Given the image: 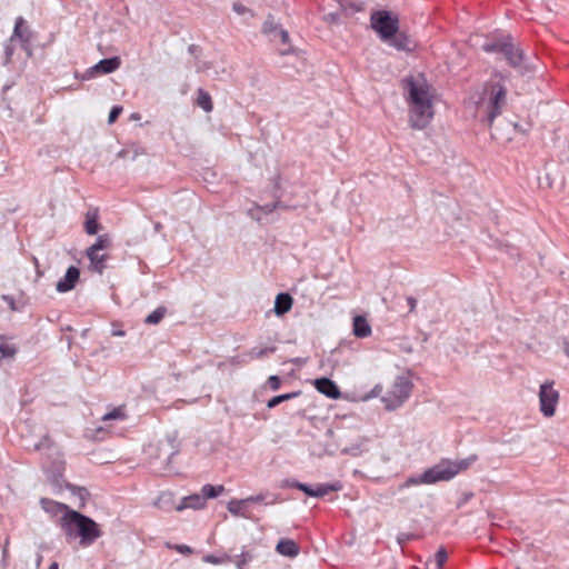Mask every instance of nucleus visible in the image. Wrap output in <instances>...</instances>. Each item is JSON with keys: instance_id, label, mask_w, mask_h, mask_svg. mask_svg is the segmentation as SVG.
<instances>
[{"instance_id": "nucleus-11", "label": "nucleus", "mask_w": 569, "mask_h": 569, "mask_svg": "<svg viewBox=\"0 0 569 569\" xmlns=\"http://www.w3.org/2000/svg\"><path fill=\"white\" fill-rule=\"evenodd\" d=\"M80 277V271L77 267H69L64 277L58 281L57 283V291L58 292H68L72 290Z\"/></svg>"}, {"instance_id": "nucleus-40", "label": "nucleus", "mask_w": 569, "mask_h": 569, "mask_svg": "<svg viewBox=\"0 0 569 569\" xmlns=\"http://www.w3.org/2000/svg\"><path fill=\"white\" fill-rule=\"evenodd\" d=\"M272 29H273V28H272V22L267 21V22L264 23V26H263V31H264L266 33H269V32H271V31H272Z\"/></svg>"}, {"instance_id": "nucleus-7", "label": "nucleus", "mask_w": 569, "mask_h": 569, "mask_svg": "<svg viewBox=\"0 0 569 569\" xmlns=\"http://www.w3.org/2000/svg\"><path fill=\"white\" fill-rule=\"evenodd\" d=\"M111 241L108 234H101L97 238L96 242L86 251V256L90 261V269L94 272L102 273L106 268L108 254L103 251L109 249Z\"/></svg>"}, {"instance_id": "nucleus-24", "label": "nucleus", "mask_w": 569, "mask_h": 569, "mask_svg": "<svg viewBox=\"0 0 569 569\" xmlns=\"http://www.w3.org/2000/svg\"><path fill=\"white\" fill-rule=\"evenodd\" d=\"M126 419H127L126 406H119L117 408H113L110 412L106 413L102 417V421L126 420Z\"/></svg>"}, {"instance_id": "nucleus-42", "label": "nucleus", "mask_w": 569, "mask_h": 569, "mask_svg": "<svg viewBox=\"0 0 569 569\" xmlns=\"http://www.w3.org/2000/svg\"><path fill=\"white\" fill-rule=\"evenodd\" d=\"M59 568V565L58 562H52L49 567V569H58Z\"/></svg>"}, {"instance_id": "nucleus-3", "label": "nucleus", "mask_w": 569, "mask_h": 569, "mask_svg": "<svg viewBox=\"0 0 569 569\" xmlns=\"http://www.w3.org/2000/svg\"><path fill=\"white\" fill-rule=\"evenodd\" d=\"M478 457L471 455L468 458L451 461L442 459L436 466L427 469L420 478L410 477L403 483L399 486V490L408 488L410 486H417L420 483H436L439 481H449L458 473L466 471L470 466L476 462Z\"/></svg>"}, {"instance_id": "nucleus-28", "label": "nucleus", "mask_w": 569, "mask_h": 569, "mask_svg": "<svg viewBox=\"0 0 569 569\" xmlns=\"http://www.w3.org/2000/svg\"><path fill=\"white\" fill-rule=\"evenodd\" d=\"M17 352L14 346L10 345L3 337H0V353L3 358H12Z\"/></svg>"}, {"instance_id": "nucleus-13", "label": "nucleus", "mask_w": 569, "mask_h": 569, "mask_svg": "<svg viewBox=\"0 0 569 569\" xmlns=\"http://www.w3.org/2000/svg\"><path fill=\"white\" fill-rule=\"evenodd\" d=\"M276 551L284 557L295 558L300 552V547L292 539H281L276 546Z\"/></svg>"}, {"instance_id": "nucleus-16", "label": "nucleus", "mask_w": 569, "mask_h": 569, "mask_svg": "<svg viewBox=\"0 0 569 569\" xmlns=\"http://www.w3.org/2000/svg\"><path fill=\"white\" fill-rule=\"evenodd\" d=\"M99 210L92 208L86 213L84 230L88 234H96L99 231L100 224L98 222Z\"/></svg>"}, {"instance_id": "nucleus-29", "label": "nucleus", "mask_w": 569, "mask_h": 569, "mask_svg": "<svg viewBox=\"0 0 569 569\" xmlns=\"http://www.w3.org/2000/svg\"><path fill=\"white\" fill-rule=\"evenodd\" d=\"M164 313H166V308L159 307L146 318L144 322L148 325H157L162 320V318L164 317Z\"/></svg>"}, {"instance_id": "nucleus-34", "label": "nucleus", "mask_w": 569, "mask_h": 569, "mask_svg": "<svg viewBox=\"0 0 569 569\" xmlns=\"http://www.w3.org/2000/svg\"><path fill=\"white\" fill-rule=\"evenodd\" d=\"M268 385L273 391L278 390L281 385L280 378L278 376H270L268 378Z\"/></svg>"}, {"instance_id": "nucleus-25", "label": "nucleus", "mask_w": 569, "mask_h": 569, "mask_svg": "<svg viewBox=\"0 0 569 569\" xmlns=\"http://www.w3.org/2000/svg\"><path fill=\"white\" fill-rule=\"evenodd\" d=\"M26 31L27 30L24 28V21L20 17V18H18L16 20V24H14V29H13V34H12L11 39L18 38V39H20L23 42H28L29 41V37L26 34Z\"/></svg>"}, {"instance_id": "nucleus-22", "label": "nucleus", "mask_w": 569, "mask_h": 569, "mask_svg": "<svg viewBox=\"0 0 569 569\" xmlns=\"http://www.w3.org/2000/svg\"><path fill=\"white\" fill-rule=\"evenodd\" d=\"M246 499H241V500H238V499H232L228 502L227 505V509L228 511L236 516V517H247L246 516V512L243 510V506L246 505Z\"/></svg>"}, {"instance_id": "nucleus-30", "label": "nucleus", "mask_w": 569, "mask_h": 569, "mask_svg": "<svg viewBox=\"0 0 569 569\" xmlns=\"http://www.w3.org/2000/svg\"><path fill=\"white\" fill-rule=\"evenodd\" d=\"M448 559V553L443 548H440L435 555L436 569H442Z\"/></svg>"}, {"instance_id": "nucleus-44", "label": "nucleus", "mask_w": 569, "mask_h": 569, "mask_svg": "<svg viewBox=\"0 0 569 569\" xmlns=\"http://www.w3.org/2000/svg\"><path fill=\"white\" fill-rule=\"evenodd\" d=\"M114 336H123L124 335V331H116L113 332Z\"/></svg>"}, {"instance_id": "nucleus-39", "label": "nucleus", "mask_w": 569, "mask_h": 569, "mask_svg": "<svg viewBox=\"0 0 569 569\" xmlns=\"http://www.w3.org/2000/svg\"><path fill=\"white\" fill-rule=\"evenodd\" d=\"M233 10L238 13V14H243L246 11H247V8L240 3H234L233 4Z\"/></svg>"}, {"instance_id": "nucleus-10", "label": "nucleus", "mask_w": 569, "mask_h": 569, "mask_svg": "<svg viewBox=\"0 0 569 569\" xmlns=\"http://www.w3.org/2000/svg\"><path fill=\"white\" fill-rule=\"evenodd\" d=\"M315 388L322 395L327 396L330 399H339L341 397V391L338 386L329 378H319L313 382Z\"/></svg>"}, {"instance_id": "nucleus-32", "label": "nucleus", "mask_w": 569, "mask_h": 569, "mask_svg": "<svg viewBox=\"0 0 569 569\" xmlns=\"http://www.w3.org/2000/svg\"><path fill=\"white\" fill-rule=\"evenodd\" d=\"M292 487L293 488H297L301 491H303L306 495L310 496V497H313V490L315 488L306 485V483H302V482H293L292 483Z\"/></svg>"}, {"instance_id": "nucleus-9", "label": "nucleus", "mask_w": 569, "mask_h": 569, "mask_svg": "<svg viewBox=\"0 0 569 569\" xmlns=\"http://www.w3.org/2000/svg\"><path fill=\"white\" fill-rule=\"evenodd\" d=\"M485 49L487 51L497 50L501 52L507 61L513 67L519 66L522 60V53L520 49L510 42L501 43L498 46H486Z\"/></svg>"}, {"instance_id": "nucleus-12", "label": "nucleus", "mask_w": 569, "mask_h": 569, "mask_svg": "<svg viewBox=\"0 0 569 569\" xmlns=\"http://www.w3.org/2000/svg\"><path fill=\"white\" fill-rule=\"evenodd\" d=\"M206 505V500L201 493H193L184 497L174 508L177 511H182L187 508L199 510L203 509Z\"/></svg>"}, {"instance_id": "nucleus-38", "label": "nucleus", "mask_w": 569, "mask_h": 569, "mask_svg": "<svg viewBox=\"0 0 569 569\" xmlns=\"http://www.w3.org/2000/svg\"><path fill=\"white\" fill-rule=\"evenodd\" d=\"M264 499L263 495L251 496L246 498V502H261Z\"/></svg>"}, {"instance_id": "nucleus-41", "label": "nucleus", "mask_w": 569, "mask_h": 569, "mask_svg": "<svg viewBox=\"0 0 569 569\" xmlns=\"http://www.w3.org/2000/svg\"><path fill=\"white\" fill-rule=\"evenodd\" d=\"M289 52H290V47H288V48H283V49H280V53H281V54H287V53H289Z\"/></svg>"}, {"instance_id": "nucleus-6", "label": "nucleus", "mask_w": 569, "mask_h": 569, "mask_svg": "<svg viewBox=\"0 0 569 569\" xmlns=\"http://www.w3.org/2000/svg\"><path fill=\"white\" fill-rule=\"evenodd\" d=\"M372 29L379 34L382 41L392 38L399 30L398 16L387 10L375 11L370 17Z\"/></svg>"}, {"instance_id": "nucleus-33", "label": "nucleus", "mask_w": 569, "mask_h": 569, "mask_svg": "<svg viewBox=\"0 0 569 569\" xmlns=\"http://www.w3.org/2000/svg\"><path fill=\"white\" fill-rule=\"evenodd\" d=\"M121 112H122V107L114 106L109 113V118H108L109 123H113Z\"/></svg>"}, {"instance_id": "nucleus-18", "label": "nucleus", "mask_w": 569, "mask_h": 569, "mask_svg": "<svg viewBox=\"0 0 569 569\" xmlns=\"http://www.w3.org/2000/svg\"><path fill=\"white\" fill-rule=\"evenodd\" d=\"M293 300L292 297L288 293H279L276 297L274 301V312L278 316H282L290 311L292 307Z\"/></svg>"}, {"instance_id": "nucleus-21", "label": "nucleus", "mask_w": 569, "mask_h": 569, "mask_svg": "<svg viewBox=\"0 0 569 569\" xmlns=\"http://www.w3.org/2000/svg\"><path fill=\"white\" fill-rule=\"evenodd\" d=\"M341 489L340 482L317 485L313 490V497L321 498L331 491H339Z\"/></svg>"}, {"instance_id": "nucleus-15", "label": "nucleus", "mask_w": 569, "mask_h": 569, "mask_svg": "<svg viewBox=\"0 0 569 569\" xmlns=\"http://www.w3.org/2000/svg\"><path fill=\"white\" fill-rule=\"evenodd\" d=\"M353 335L358 338H367L371 335V327L363 316H356L352 326Z\"/></svg>"}, {"instance_id": "nucleus-45", "label": "nucleus", "mask_w": 569, "mask_h": 569, "mask_svg": "<svg viewBox=\"0 0 569 569\" xmlns=\"http://www.w3.org/2000/svg\"><path fill=\"white\" fill-rule=\"evenodd\" d=\"M518 569H521V568H518Z\"/></svg>"}, {"instance_id": "nucleus-23", "label": "nucleus", "mask_w": 569, "mask_h": 569, "mask_svg": "<svg viewBox=\"0 0 569 569\" xmlns=\"http://www.w3.org/2000/svg\"><path fill=\"white\" fill-rule=\"evenodd\" d=\"M222 492H224V487L222 485H219V486L204 485L201 488V495L206 501H207V499L217 498Z\"/></svg>"}, {"instance_id": "nucleus-26", "label": "nucleus", "mask_w": 569, "mask_h": 569, "mask_svg": "<svg viewBox=\"0 0 569 569\" xmlns=\"http://www.w3.org/2000/svg\"><path fill=\"white\" fill-rule=\"evenodd\" d=\"M276 351L274 347H266L261 349L253 348L248 351L247 356L250 360L261 359Z\"/></svg>"}, {"instance_id": "nucleus-4", "label": "nucleus", "mask_w": 569, "mask_h": 569, "mask_svg": "<svg viewBox=\"0 0 569 569\" xmlns=\"http://www.w3.org/2000/svg\"><path fill=\"white\" fill-rule=\"evenodd\" d=\"M507 103V89L500 82L486 83L477 101L476 117L489 126L501 114Z\"/></svg>"}, {"instance_id": "nucleus-20", "label": "nucleus", "mask_w": 569, "mask_h": 569, "mask_svg": "<svg viewBox=\"0 0 569 569\" xmlns=\"http://www.w3.org/2000/svg\"><path fill=\"white\" fill-rule=\"evenodd\" d=\"M197 104L206 112H210L213 109L211 96L203 89L197 91Z\"/></svg>"}, {"instance_id": "nucleus-37", "label": "nucleus", "mask_w": 569, "mask_h": 569, "mask_svg": "<svg viewBox=\"0 0 569 569\" xmlns=\"http://www.w3.org/2000/svg\"><path fill=\"white\" fill-rule=\"evenodd\" d=\"M407 302L409 305V312H413L417 307V300L413 297H408Z\"/></svg>"}, {"instance_id": "nucleus-31", "label": "nucleus", "mask_w": 569, "mask_h": 569, "mask_svg": "<svg viewBox=\"0 0 569 569\" xmlns=\"http://www.w3.org/2000/svg\"><path fill=\"white\" fill-rule=\"evenodd\" d=\"M53 440L50 438V436L46 435L41 438V440L36 445L37 450L41 449H50L53 447Z\"/></svg>"}, {"instance_id": "nucleus-43", "label": "nucleus", "mask_w": 569, "mask_h": 569, "mask_svg": "<svg viewBox=\"0 0 569 569\" xmlns=\"http://www.w3.org/2000/svg\"><path fill=\"white\" fill-rule=\"evenodd\" d=\"M565 353L569 357V343L565 346Z\"/></svg>"}, {"instance_id": "nucleus-17", "label": "nucleus", "mask_w": 569, "mask_h": 569, "mask_svg": "<svg viewBox=\"0 0 569 569\" xmlns=\"http://www.w3.org/2000/svg\"><path fill=\"white\" fill-rule=\"evenodd\" d=\"M121 64V60L118 57L102 59L94 67V71L98 73H111L116 71Z\"/></svg>"}, {"instance_id": "nucleus-36", "label": "nucleus", "mask_w": 569, "mask_h": 569, "mask_svg": "<svg viewBox=\"0 0 569 569\" xmlns=\"http://www.w3.org/2000/svg\"><path fill=\"white\" fill-rule=\"evenodd\" d=\"M174 549L180 553L189 555L192 552V549L187 545H177L174 546Z\"/></svg>"}, {"instance_id": "nucleus-2", "label": "nucleus", "mask_w": 569, "mask_h": 569, "mask_svg": "<svg viewBox=\"0 0 569 569\" xmlns=\"http://www.w3.org/2000/svg\"><path fill=\"white\" fill-rule=\"evenodd\" d=\"M43 506L50 505L54 510L63 511L61 527L68 537H79L82 547L90 546L101 536V530L91 518L69 509L68 506L59 502L42 500ZM47 510L48 508L44 507Z\"/></svg>"}, {"instance_id": "nucleus-19", "label": "nucleus", "mask_w": 569, "mask_h": 569, "mask_svg": "<svg viewBox=\"0 0 569 569\" xmlns=\"http://www.w3.org/2000/svg\"><path fill=\"white\" fill-rule=\"evenodd\" d=\"M154 506L161 510H164V511H170V510H176L174 507H177L176 502H174V496L173 493L171 492H162L161 495H159V497L157 498L156 502H154Z\"/></svg>"}, {"instance_id": "nucleus-5", "label": "nucleus", "mask_w": 569, "mask_h": 569, "mask_svg": "<svg viewBox=\"0 0 569 569\" xmlns=\"http://www.w3.org/2000/svg\"><path fill=\"white\" fill-rule=\"evenodd\" d=\"M413 385L406 377H398L390 389L382 396L381 401L387 410L401 407L410 397Z\"/></svg>"}, {"instance_id": "nucleus-35", "label": "nucleus", "mask_w": 569, "mask_h": 569, "mask_svg": "<svg viewBox=\"0 0 569 569\" xmlns=\"http://www.w3.org/2000/svg\"><path fill=\"white\" fill-rule=\"evenodd\" d=\"M277 36L279 37V40L282 44H289V34L284 30H279Z\"/></svg>"}, {"instance_id": "nucleus-14", "label": "nucleus", "mask_w": 569, "mask_h": 569, "mask_svg": "<svg viewBox=\"0 0 569 569\" xmlns=\"http://www.w3.org/2000/svg\"><path fill=\"white\" fill-rule=\"evenodd\" d=\"M386 42L397 50L410 51L412 49V41L410 38L406 33L399 32V30Z\"/></svg>"}, {"instance_id": "nucleus-1", "label": "nucleus", "mask_w": 569, "mask_h": 569, "mask_svg": "<svg viewBox=\"0 0 569 569\" xmlns=\"http://www.w3.org/2000/svg\"><path fill=\"white\" fill-rule=\"evenodd\" d=\"M409 123L413 129L422 130L435 116L436 90L423 74H411L402 80Z\"/></svg>"}, {"instance_id": "nucleus-8", "label": "nucleus", "mask_w": 569, "mask_h": 569, "mask_svg": "<svg viewBox=\"0 0 569 569\" xmlns=\"http://www.w3.org/2000/svg\"><path fill=\"white\" fill-rule=\"evenodd\" d=\"M559 401V392L553 388V382H545L540 386L539 402L540 411L545 417H552Z\"/></svg>"}, {"instance_id": "nucleus-27", "label": "nucleus", "mask_w": 569, "mask_h": 569, "mask_svg": "<svg viewBox=\"0 0 569 569\" xmlns=\"http://www.w3.org/2000/svg\"><path fill=\"white\" fill-rule=\"evenodd\" d=\"M298 395H299V392H290V393H283V395L276 396L268 401L267 407L270 409L274 408L283 401L296 398Z\"/></svg>"}]
</instances>
